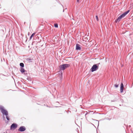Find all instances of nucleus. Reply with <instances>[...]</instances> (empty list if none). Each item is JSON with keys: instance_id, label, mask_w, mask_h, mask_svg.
I'll list each match as a JSON object with an SVG mask.
<instances>
[{"instance_id": "obj_11", "label": "nucleus", "mask_w": 133, "mask_h": 133, "mask_svg": "<svg viewBox=\"0 0 133 133\" xmlns=\"http://www.w3.org/2000/svg\"><path fill=\"white\" fill-rule=\"evenodd\" d=\"M35 34V33H33L31 35V36L30 37V38H29V39L30 40L31 39H32V37Z\"/></svg>"}, {"instance_id": "obj_4", "label": "nucleus", "mask_w": 133, "mask_h": 133, "mask_svg": "<svg viewBox=\"0 0 133 133\" xmlns=\"http://www.w3.org/2000/svg\"><path fill=\"white\" fill-rule=\"evenodd\" d=\"M70 65L68 64H65L60 65L59 67L61 70H63L69 67Z\"/></svg>"}, {"instance_id": "obj_20", "label": "nucleus", "mask_w": 133, "mask_h": 133, "mask_svg": "<svg viewBox=\"0 0 133 133\" xmlns=\"http://www.w3.org/2000/svg\"><path fill=\"white\" fill-rule=\"evenodd\" d=\"M87 114V113L86 114H85V115H86Z\"/></svg>"}, {"instance_id": "obj_10", "label": "nucleus", "mask_w": 133, "mask_h": 133, "mask_svg": "<svg viewBox=\"0 0 133 133\" xmlns=\"http://www.w3.org/2000/svg\"><path fill=\"white\" fill-rule=\"evenodd\" d=\"M20 71L22 73L24 72L25 70L23 68H21Z\"/></svg>"}, {"instance_id": "obj_21", "label": "nucleus", "mask_w": 133, "mask_h": 133, "mask_svg": "<svg viewBox=\"0 0 133 133\" xmlns=\"http://www.w3.org/2000/svg\"><path fill=\"white\" fill-rule=\"evenodd\" d=\"M64 9H63V12H64Z\"/></svg>"}, {"instance_id": "obj_18", "label": "nucleus", "mask_w": 133, "mask_h": 133, "mask_svg": "<svg viewBox=\"0 0 133 133\" xmlns=\"http://www.w3.org/2000/svg\"><path fill=\"white\" fill-rule=\"evenodd\" d=\"M80 0H77V2L79 3Z\"/></svg>"}, {"instance_id": "obj_15", "label": "nucleus", "mask_w": 133, "mask_h": 133, "mask_svg": "<svg viewBox=\"0 0 133 133\" xmlns=\"http://www.w3.org/2000/svg\"><path fill=\"white\" fill-rule=\"evenodd\" d=\"M96 20L97 21H98V16H96Z\"/></svg>"}, {"instance_id": "obj_16", "label": "nucleus", "mask_w": 133, "mask_h": 133, "mask_svg": "<svg viewBox=\"0 0 133 133\" xmlns=\"http://www.w3.org/2000/svg\"><path fill=\"white\" fill-rule=\"evenodd\" d=\"M32 60V59H31L30 58H28L27 59V60L28 61H30Z\"/></svg>"}, {"instance_id": "obj_12", "label": "nucleus", "mask_w": 133, "mask_h": 133, "mask_svg": "<svg viewBox=\"0 0 133 133\" xmlns=\"http://www.w3.org/2000/svg\"><path fill=\"white\" fill-rule=\"evenodd\" d=\"M20 65L22 67V68H23L24 66V64L22 63H20Z\"/></svg>"}, {"instance_id": "obj_14", "label": "nucleus", "mask_w": 133, "mask_h": 133, "mask_svg": "<svg viewBox=\"0 0 133 133\" xmlns=\"http://www.w3.org/2000/svg\"><path fill=\"white\" fill-rule=\"evenodd\" d=\"M6 119H7V120H9V119H10L8 117V115L7 116H6Z\"/></svg>"}, {"instance_id": "obj_8", "label": "nucleus", "mask_w": 133, "mask_h": 133, "mask_svg": "<svg viewBox=\"0 0 133 133\" xmlns=\"http://www.w3.org/2000/svg\"><path fill=\"white\" fill-rule=\"evenodd\" d=\"M124 88V85L123 83H121V87H120V92L121 93H122L123 92V88Z\"/></svg>"}, {"instance_id": "obj_13", "label": "nucleus", "mask_w": 133, "mask_h": 133, "mask_svg": "<svg viewBox=\"0 0 133 133\" xmlns=\"http://www.w3.org/2000/svg\"><path fill=\"white\" fill-rule=\"evenodd\" d=\"M54 26L55 28H57L58 27V25L57 23H55L54 24Z\"/></svg>"}, {"instance_id": "obj_3", "label": "nucleus", "mask_w": 133, "mask_h": 133, "mask_svg": "<svg viewBox=\"0 0 133 133\" xmlns=\"http://www.w3.org/2000/svg\"><path fill=\"white\" fill-rule=\"evenodd\" d=\"M0 110L3 114L6 116L8 115V111L4 109V107L2 105H0Z\"/></svg>"}, {"instance_id": "obj_6", "label": "nucleus", "mask_w": 133, "mask_h": 133, "mask_svg": "<svg viewBox=\"0 0 133 133\" xmlns=\"http://www.w3.org/2000/svg\"><path fill=\"white\" fill-rule=\"evenodd\" d=\"M17 127V125L15 123L12 124L10 127V129L11 130H15Z\"/></svg>"}, {"instance_id": "obj_7", "label": "nucleus", "mask_w": 133, "mask_h": 133, "mask_svg": "<svg viewBox=\"0 0 133 133\" xmlns=\"http://www.w3.org/2000/svg\"><path fill=\"white\" fill-rule=\"evenodd\" d=\"M26 130V128L25 127L22 126L20 127L18 129L19 131L22 132L25 131Z\"/></svg>"}, {"instance_id": "obj_9", "label": "nucleus", "mask_w": 133, "mask_h": 133, "mask_svg": "<svg viewBox=\"0 0 133 133\" xmlns=\"http://www.w3.org/2000/svg\"><path fill=\"white\" fill-rule=\"evenodd\" d=\"M81 49L80 45L79 44H77L76 46V50H80Z\"/></svg>"}, {"instance_id": "obj_1", "label": "nucleus", "mask_w": 133, "mask_h": 133, "mask_svg": "<svg viewBox=\"0 0 133 133\" xmlns=\"http://www.w3.org/2000/svg\"><path fill=\"white\" fill-rule=\"evenodd\" d=\"M129 11L130 10H128L126 12L122 14L119 16L116 19L115 21V22L116 23L119 22L120 21L121 19L125 17L129 12Z\"/></svg>"}, {"instance_id": "obj_2", "label": "nucleus", "mask_w": 133, "mask_h": 133, "mask_svg": "<svg viewBox=\"0 0 133 133\" xmlns=\"http://www.w3.org/2000/svg\"><path fill=\"white\" fill-rule=\"evenodd\" d=\"M129 11L130 10H128L126 12L122 14L119 16L116 19L115 21V22L116 23L119 22L120 21L121 19L125 17L129 12Z\"/></svg>"}, {"instance_id": "obj_17", "label": "nucleus", "mask_w": 133, "mask_h": 133, "mask_svg": "<svg viewBox=\"0 0 133 133\" xmlns=\"http://www.w3.org/2000/svg\"><path fill=\"white\" fill-rule=\"evenodd\" d=\"M115 87H116V88H117L118 86V85H116V84L115 85Z\"/></svg>"}, {"instance_id": "obj_19", "label": "nucleus", "mask_w": 133, "mask_h": 133, "mask_svg": "<svg viewBox=\"0 0 133 133\" xmlns=\"http://www.w3.org/2000/svg\"><path fill=\"white\" fill-rule=\"evenodd\" d=\"M29 34H30V33H29H29H28V35H29Z\"/></svg>"}, {"instance_id": "obj_5", "label": "nucleus", "mask_w": 133, "mask_h": 133, "mask_svg": "<svg viewBox=\"0 0 133 133\" xmlns=\"http://www.w3.org/2000/svg\"><path fill=\"white\" fill-rule=\"evenodd\" d=\"M98 68V67L97 66V64L94 65L91 69V71L93 72L95 71H96Z\"/></svg>"}]
</instances>
